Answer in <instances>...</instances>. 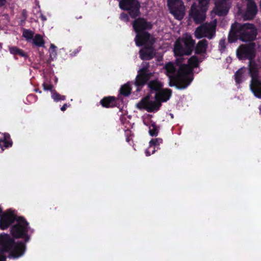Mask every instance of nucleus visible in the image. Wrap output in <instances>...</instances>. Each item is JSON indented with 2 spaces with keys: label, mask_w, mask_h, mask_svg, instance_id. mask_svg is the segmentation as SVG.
<instances>
[{
  "label": "nucleus",
  "mask_w": 261,
  "mask_h": 261,
  "mask_svg": "<svg viewBox=\"0 0 261 261\" xmlns=\"http://www.w3.org/2000/svg\"><path fill=\"white\" fill-rule=\"evenodd\" d=\"M17 221L11 228V234L14 238H24V243L29 242L30 236L28 234L29 222L23 217H17L12 212L4 213L0 216V229L6 230L10 227L14 222Z\"/></svg>",
  "instance_id": "obj_1"
},
{
  "label": "nucleus",
  "mask_w": 261,
  "mask_h": 261,
  "mask_svg": "<svg viewBox=\"0 0 261 261\" xmlns=\"http://www.w3.org/2000/svg\"><path fill=\"white\" fill-rule=\"evenodd\" d=\"M257 34V29L254 24L239 23L234 22L231 24L229 34L228 35V41L229 42H234L240 39L243 42H250L254 40Z\"/></svg>",
  "instance_id": "obj_2"
},
{
  "label": "nucleus",
  "mask_w": 261,
  "mask_h": 261,
  "mask_svg": "<svg viewBox=\"0 0 261 261\" xmlns=\"http://www.w3.org/2000/svg\"><path fill=\"white\" fill-rule=\"evenodd\" d=\"M164 69L166 75L169 79L170 86H175L177 89H184L189 86L190 81L187 77V74L190 72L191 69L188 65H181L176 74V69L172 62L166 64Z\"/></svg>",
  "instance_id": "obj_3"
},
{
  "label": "nucleus",
  "mask_w": 261,
  "mask_h": 261,
  "mask_svg": "<svg viewBox=\"0 0 261 261\" xmlns=\"http://www.w3.org/2000/svg\"><path fill=\"white\" fill-rule=\"evenodd\" d=\"M24 242H16L11 236L6 233L0 234V252H9V258H19L24 254L26 250Z\"/></svg>",
  "instance_id": "obj_4"
},
{
  "label": "nucleus",
  "mask_w": 261,
  "mask_h": 261,
  "mask_svg": "<svg viewBox=\"0 0 261 261\" xmlns=\"http://www.w3.org/2000/svg\"><path fill=\"white\" fill-rule=\"evenodd\" d=\"M172 93L171 89H163L160 90L159 93L155 94V101L150 100L149 95H147L145 97L137 103V107L140 110L144 109L148 112H154L159 110L161 106V102H166L170 98Z\"/></svg>",
  "instance_id": "obj_5"
},
{
  "label": "nucleus",
  "mask_w": 261,
  "mask_h": 261,
  "mask_svg": "<svg viewBox=\"0 0 261 261\" xmlns=\"http://www.w3.org/2000/svg\"><path fill=\"white\" fill-rule=\"evenodd\" d=\"M195 41L191 36H187L182 38H178L174 44L173 52L176 57L175 63L180 67L183 65L184 55H191L195 46Z\"/></svg>",
  "instance_id": "obj_6"
},
{
  "label": "nucleus",
  "mask_w": 261,
  "mask_h": 261,
  "mask_svg": "<svg viewBox=\"0 0 261 261\" xmlns=\"http://www.w3.org/2000/svg\"><path fill=\"white\" fill-rule=\"evenodd\" d=\"M237 56L239 60H248L254 59L256 54V44L250 42L248 44L240 45L236 50Z\"/></svg>",
  "instance_id": "obj_7"
},
{
  "label": "nucleus",
  "mask_w": 261,
  "mask_h": 261,
  "mask_svg": "<svg viewBox=\"0 0 261 261\" xmlns=\"http://www.w3.org/2000/svg\"><path fill=\"white\" fill-rule=\"evenodd\" d=\"M119 6L121 10L127 11L132 18L140 15V2L138 0H120Z\"/></svg>",
  "instance_id": "obj_8"
},
{
  "label": "nucleus",
  "mask_w": 261,
  "mask_h": 261,
  "mask_svg": "<svg viewBox=\"0 0 261 261\" xmlns=\"http://www.w3.org/2000/svg\"><path fill=\"white\" fill-rule=\"evenodd\" d=\"M153 72H149V64H147L144 66L140 68L138 71L135 80V86L137 88V91H140L147 83L153 76Z\"/></svg>",
  "instance_id": "obj_9"
},
{
  "label": "nucleus",
  "mask_w": 261,
  "mask_h": 261,
  "mask_svg": "<svg viewBox=\"0 0 261 261\" xmlns=\"http://www.w3.org/2000/svg\"><path fill=\"white\" fill-rule=\"evenodd\" d=\"M170 12L175 18L181 20L185 14V7L182 0H167Z\"/></svg>",
  "instance_id": "obj_10"
},
{
  "label": "nucleus",
  "mask_w": 261,
  "mask_h": 261,
  "mask_svg": "<svg viewBox=\"0 0 261 261\" xmlns=\"http://www.w3.org/2000/svg\"><path fill=\"white\" fill-rule=\"evenodd\" d=\"M155 42V40L153 37L151 39L148 44L140 49L139 51L140 58L143 61H147L151 60L154 58L155 55V50L153 45Z\"/></svg>",
  "instance_id": "obj_11"
},
{
  "label": "nucleus",
  "mask_w": 261,
  "mask_h": 261,
  "mask_svg": "<svg viewBox=\"0 0 261 261\" xmlns=\"http://www.w3.org/2000/svg\"><path fill=\"white\" fill-rule=\"evenodd\" d=\"M132 26L134 30L137 34L142 33L145 30H150L152 29V24L151 22L146 20L143 17H137L132 22Z\"/></svg>",
  "instance_id": "obj_12"
},
{
  "label": "nucleus",
  "mask_w": 261,
  "mask_h": 261,
  "mask_svg": "<svg viewBox=\"0 0 261 261\" xmlns=\"http://www.w3.org/2000/svg\"><path fill=\"white\" fill-rule=\"evenodd\" d=\"M195 36L197 39L206 36L208 39H212L215 34L214 29L207 25V24H203L197 27L194 32Z\"/></svg>",
  "instance_id": "obj_13"
},
{
  "label": "nucleus",
  "mask_w": 261,
  "mask_h": 261,
  "mask_svg": "<svg viewBox=\"0 0 261 261\" xmlns=\"http://www.w3.org/2000/svg\"><path fill=\"white\" fill-rule=\"evenodd\" d=\"M202 9V8L197 7L195 4H193L191 7L189 15L196 24L202 22L205 19V14Z\"/></svg>",
  "instance_id": "obj_14"
},
{
  "label": "nucleus",
  "mask_w": 261,
  "mask_h": 261,
  "mask_svg": "<svg viewBox=\"0 0 261 261\" xmlns=\"http://www.w3.org/2000/svg\"><path fill=\"white\" fill-rule=\"evenodd\" d=\"M230 8L227 0H216L214 11L218 16H225Z\"/></svg>",
  "instance_id": "obj_15"
},
{
  "label": "nucleus",
  "mask_w": 261,
  "mask_h": 261,
  "mask_svg": "<svg viewBox=\"0 0 261 261\" xmlns=\"http://www.w3.org/2000/svg\"><path fill=\"white\" fill-rule=\"evenodd\" d=\"M258 11L257 4L254 0H247L246 10L244 13V18L251 20L254 18Z\"/></svg>",
  "instance_id": "obj_16"
},
{
  "label": "nucleus",
  "mask_w": 261,
  "mask_h": 261,
  "mask_svg": "<svg viewBox=\"0 0 261 261\" xmlns=\"http://www.w3.org/2000/svg\"><path fill=\"white\" fill-rule=\"evenodd\" d=\"M151 39L152 37L150 34L147 31H144L141 34H137L135 41L138 46H142V45L148 44Z\"/></svg>",
  "instance_id": "obj_17"
},
{
  "label": "nucleus",
  "mask_w": 261,
  "mask_h": 261,
  "mask_svg": "<svg viewBox=\"0 0 261 261\" xmlns=\"http://www.w3.org/2000/svg\"><path fill=\"white\" fill-rule=\"evenodd\" d=\"M249 73L251 77L250 85H252L255 80H256L259 77L258 66L254 59L250 60L249 62Z\"/></svg>",
  "instance_id": "obj_18"
},
{
  "label": "nucleus",
  "mask_w": 261,
  "mask_h": 261,
  "mask_svg": "<svg viewBox=\"0 0 261 261\" xmlns=\"http://www.w3.org/2000/svg\"><path fill=\"white\" fill-rule=\"evenodd\" d=\"M12 145L13 142L9 133H0V147L2 150H4L5 148L11 147Z\"/></svg>",
  "instance_id": "obj_19"
},
{
  "label": "nucleus",
  "mask_w": 261,
  "mask_h": 261,
  "mask_svg": "<svg viewBox=\"0 0 261 261\" xmlns=\"http://www.w3.org/2000/svg\"><path fill=\"white\" fill-rule=\"evenodd\" d=\"M100 103L103 107L111 108V107H117L118 105V99L114 96H108L101 99Z\"/></svg>",
  "instance_id": "obj_20"
},
{
  "label": "nucleus",
  "mask_w": 261,
  "mask_h": 261,
  "mask_svg": "<svg viewBox=\"0 0 261 261\" xmlns=\"http://www.w3.org/2000/svg\"><path fill=\"white\" fill-rule=\"evenodd\" d=\"M148 88L150 90V92H155V94L160 92V90L163 87V83L158 80H149L147 83Z\"/></svg>",
  "instance_id": "obj_21"
},
{
  "label": "nucleus",
  "mask_w": 261,
  "mask_h": 261,
  "mask_svg": "<svg viewBox=\"0 0 261 261\" xmlns=\"http://www.w3.org/2000/svg\"><path fill=\"white\" fill-rule=\"evenodd\" d=\"M161 138L152 139L149 142V146L146 151V155H150L155 151V148H158L159 145L163 142Z\"/></svg>",
  "instance_id": "obj_22"
},
{
  "label": "nucleus",
  "mask_w": 261,
  "mask_h": 261,
  "mask_svg": "<svg viewBox=\"0 0 261 261\" xmlns=\"http://www.w3.org/2000/svg\"><path fill=\"white\" fill-rule=\"evenodd\" d=\"M187 65L190 68L191 71L187 74V77L190 81L189 85L192 81L193 78H191L190 74H192L194 67H197L199 65V61L198 58L196 55H193L188 60V64Z\"/></svg>",
  "instance_id": "obj_23"
},
{
  "label": "nucleus",
  "mask_w": 261,
  "mask_h": 261,
  "mask_svg": "<svg viewBox=\"0 0 261 261\" xmlns=\"http://www.w3.org/2000/svg\"><path fill=\"white\" fill-rule=\"evenodd\" d=\"M247 69L246 67H242L235 72L234 79L237 84H241L246 79Z\"/></svg>",
  "instance_id": "obj_24"
},
{
  "label": "nucleus",
  "mask_w": 261,
  "mask_h": 261,
  "mask_svg": "<svg viewBox=\"0 0 261 261\" xmlns=\"http://www.w3.org/2000/svg\"><path fill=\"white\" fill-rule=\"evenodd\" d=\"M208 47V41L206 39L199 40L196 45L194 50L196 54H205Z\"/></svg>",
  "instance_id": "obj_25"
},
{
  "label": "nucleus",
  "mask_w": 261,
  "mask_h": 261,
  "mask_svg": "<svg viewBox=\"0 0 261 261\" xmlns=\"http://www.w3.org/2000/svg\"><path fill=\"white\" fill-rule=\"evenodd\" d=\"M250 89L256 97L261 99V80L259 77L255 80L252 85H250Z\"/></svg>",
  "instance_id": "obj_26"
},
{
  "label": "nucleus",
  "mask_w": 261,
  "mask_h": 261,
  "mask_svg": "<svg viewBox=\"0 0 261 261\" xmlns=\"http://www.w3.org/2000/svg\"><path fill=\"white\" fill-rule=\"evenodd\" d=\"M144 123L149 127V134L151 136H157L159 134L160 127L157 125L154 121H144Z\"/></svg>",
  "instance_id": "obj_27"
},
{
  "label": "nucleus",
  "mask_w": 261,
  "mask_h": 261,
  "mask_svg": "<svg viewBox=\"0 0 261 261\" xmlns=\"http://www.w3.org/2000/svg\"><path fill=\"white\" fill-rule=\"evenodd\" d=\"M9 50L10 53L13 55H19L20 57H23L25 58H28V55H27V53H25L22 49H20L19 47H16V46L9 47Z\"/></svg>",
  "instance_id": "obj_28"
},
{
  "label": "nucleus",
  "mask_w": 261,
  "mask_h": 261,
  "mask_svg": "<svg viewBox=\"0 0 261 261\" xmlns=\"http://www.w3.org/2000/svg\"><path fill=\"white\" fill-rule=\"evenodd\" d=\"M132 90L130 84L129 82H128L124 85L121 86L119 89V93L121 95H124V96H128L129 95Z\"/></svg>",
  "instance_id": "obj_29"
},
{
  "label": "nucleus",
  "mask_w": 261,
  "mask_h": 261,
  "mask_svg": "<svg viewBox=\"0 0 261 261\" xmlns=\"http://www.w3.org/2000/svg\"><path fill=\"white\" fill-rule=\"evenodd\" d=\"M33 44L36 46H44L45 45V41L43 37L40 34H36L33 39Z\"/></svg>",
  "instance_id": "obj_30"
},
{
  "label": "nucleus",
  "mask_w": 261,
  "mask_h": 261,
  "mask_svg": "<svg viewBox=\"0 0 261 261\" xmlns=\"http://www.w3.org/2000/svg\"><path fill=\"white\" fill-rule=\"evenodd\" d=\"M22 36L23 37L25 38L26 40L30 42V41H32L33 37L34 36V32L32 31H30V30H27V29H24L22 32Z\"/></svg>",
  "instance_id": "obj_31"
},
{
  "label": "nucleus",
  "mask_w": 261,
  "mask_h": 261,
  "mask_svg": "<svg viewBox=\"0 0 261 261\" xmlns=\"http://www.w3.org/2000/svg\"><path fill=\"white\" fill-rule=\"evenodd\" d=\"M51 97L53 99L57 102V101L59 100H65L66 99V96L64 95H61L59 93L56 91V90H53V93L51 94Z\"/></svg>",
  "instance_id": "obj_32"
},
{
  "label": "nucleus",
  "mask_w": 261,
  "mask_h": 261,
  "mask_svg": "<svg viewBox=\"0 0 261 261\" xmlns=\"http://www.w3.org/2000/svg\"><path fill=\"white\" fill-rule=\"evenodd\" d=\"M219 48L221 52H223L226 48V43L225 39H222L220 40L219 43Z\"/></svg>",
  "instance_id": "obj_33"
},
{
  "label": "nucleus",
  "mask_w": 261,
  "mask_h": 261,
  "mask_svg": "<svg viewBox=\"0 0 261 261\" xmlns=\"http://www.w3.org/2000/svg\"><path fill=\"white\" fill-rule=\"evenodd\" d=\"M199 4L200 5V8H202V10L204 11V14H205L206 11V6L207 5L208 3V0H198Z\"/></svg>",
  "instance_id": "obj_34"
},
{
  "label": "nucleus",
  "mask_w": 261,
  "mask_h": 261,
  "mask_svg": "<svg viewBox=\"0 0 261 261\" xmlns=\"http://www.w3.org/2000/svg\"><path fill=\"white\" fill-rule=\"evenodd\" d=\"M119 18H120L121 20H122V21H125L126 22H127V21H129V17L127 14L125 13V12H121V13L120 14Z\"/></svg>",
  "instance_id": "obj_35"
},
{
  "label": "nucleus",
  "mask_w": 261,
  "mask_h": 261,
  "mask_svg": "<svg viewBox=\"0 0 261 261\" xmlns=\"http://www.w3.org/2000/svg\"><path fill=\"white\" fill-rule=\"evenodd\" d=\"M42 87L44 90H49L52 93L54 90H53V89L54 88V86L53 84H46V83H43L42 84Z\"/></svg>",
  "instance_id": "obj_36"
},
{
  "label": "nucleus",
  "mask_w": 261,
  "mask_h": 261,
  "mask_svg": "<svg viewBox=\"0 0 261 261\" xmlns=\"http://www.w3.org/2000/svg\"><path fill=\"white\" fill-rule=\"evenodd\" d=\"M39 17H40L41 20L43 21H46V17L45 15H44V14L42 13L41 11H39Z\"/></svg>",
  "instance_id": "obj_37"
},
{
  "label": "nucleus",
  "mask_w": 261,
  "mask_h": 261,
  "mask_svg": "<svg viewBox=\"0 0 261 261\" xmlns=\"http://www.w3.org/2000/svg\"><path fill=\"white\" fill-rule=\"evenodd\" d=\"M7 259V256L5 253H0V261H6Z\"/></svg>",
  "instance_id": "obj_38"
},
{
  "label": "nucleus",
  "mask_w": 261,
  "mask_h": 261,
  "mask_svg": "<svg viewBox=\"0 0 261 261\" xmlns=\"http://www.w3.org/2000/svg\"><path fill=\"white\" fill-rule=\"evenodd\" d=\"M68 107V105L67 103H64L62 107H61V110L62 111H66L67 108Z\"/></svg>",
  "instance_id": "obj_39"
},
{
  "label": "nucleus",
  "mask_w": 261,
  "mask_h": 261,
  "mask_svg": "<svg viewBox=\"0 0 261 261\" xmlns=\"http://www.w3.org/2000/svg\"><path fill=\"white\" fill-rule=\"evenodd\" d=\"M22 15L23 17H24V20H25V19L27 18V11L24 10V9L22 12Z\"/></svg>",
  "instance_id": "obj_40"
},
{
  "label": "nucleus",
  "mask_w": 261,
  "mask_h": 261,
  "mask_svg": "<svg viewBox=\"0 0 261 261\" xmlns=\"http://www.w3.org/2000/svg\"><path fill=\"white\" fill-rule=\"evenodd\" d=\"M6 3V0H0V8L3 7V6L5 5Z\"/></svg>",
  "instance_id": "obj_41"
},
{
  "label": "nucleus",
  "mask_w": 261,
  "mask_h": 261,
  "mask_svg": "<svg viewBox=\"0 0 261 261\" xmlns=\"http://www.w3.org/2000/svg\"><path fill=\"white\" fill-rule=\"evenodd\" d=\"M50 47H51V48H56L57 47H56V46H55V44H51L50 45Z\"/></svg>",
  "instance_id": "obj_42"
},
{
  "label": "nucleus",
  "mask_w": 261,
  "mask_h": 261,
  "mask_svg": "<svg viewBox=\"0 0 261 261\" xmlns=\"http://www.w3.org/2000/svg\"><path fill=\"white\" fill-rule=\"evenodd\" d=\"M2 213H3V209H2V208L0 207V217L1 216Z\"/></svg>",
  "instance_id": "obj_43"
},
{
  "label": "nucleus",
  "mask_w": 261,
  "mask_h": 261,
  "mask_svg": "<svg viewBox=\"0 0 261 261\" xmlns=\"http://www.w3.org/2000/svg\"><path fill=\"white\" fill-rule=\"evenodd\" d=\"M126 141H127V142H129V141H130V138H129V137H127L126 138Z\"/></svg>",
  "instance_id": "obj_44"
},
{
  "label": "nucleus",
  "mask_w": 261,
  "mask_h": 261,
  "mask_svg": "<svg viewBox=\"0 0 261 261\" xmlns=\"http://www.w3.org/2000/svg\"><path fill=\"white\" fill-rule=\"evenodd\" d=\"M2 47H3V44H1V43H0V49H2Z\"/></svg>",
  "instance_id": "obj_45"
},
{
  "label": "nucleus",
  "mask_w": 261,
  "mask_h": 261,
  "mask_svg": "<svg viewBox=\"0 0 261 261\" xmlns=\"http://www.w3.org/2000/svg\"><path fill=\"white\" fill-rule=\"evenodd\" d=\"M79 49H76V51L75 52V54H76V53L79 52Z\"/></svg>",
  "instance_id": "obj_46"
},
{
  "label": "nucleus",
  "mask_w": 261,
  "mask_h": 261,
  "mask_svg": "<svg viewBox=\"0 0 261 261\" xmlns=\"http://www.w3.org/2000/svg\"><path fill=\"white\" fill-rule=\"evenodd\" d=\"M259 6H260V7L261 8V0L260 1V2H259Z\"/></svg>",
  "instance_id": "obj_47"
},
{
  "label": "nucleus",
  "mask_w": 261,
  "mask_h": 261,
  "mask_svg": "<svg viewBox=\"0 0 261 261\" xmlns=\"http://www.w3.org/2000/svg\"><path fill=\"white\" fill-rule=\"evenodd\" d=\"M259 110H260V112H261V106H260V107H259Z\"/></svg>",
  "instance_id": "obj_48"
}]
</instances>
